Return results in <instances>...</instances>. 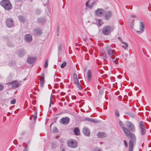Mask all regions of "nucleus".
I'll list each match as a JSON object with an SVG mask.
<instances>
[{
    "label": "nucleus",
    "mask_w": 151,
    "mask_h": 151,
    "mask_svg": "<svg viewBox=\"0 0 151 151\" xmlns=\"http://www.w3.org/2000/svg\"><path fill=\"white\" fill-rule=\"evenodd\" d=\"M123 130L127 136L130 137L131 139L129 141V151H133V144L136 142L135 136L133 133H130L129 131L126 127H123Z\"/></svg>",
    "instance_id": "1"
},
{
    "label": "nucleus",
    "mask_w": 151,
    "mask_h": 151,
    "mask_svg": "<svg viewBox=\"0 0 151 151\" xmlns=\"http://www.w3.org/2000/svg\"><path fill=\"white\" fill-rule=\"evenodd\" d=\"M0 4L6 10H9L12 8V5L8 0H2Z\"/></svg>",
    "instance_id": "2"
},
{
    "label": "nucleus",
    "mask_w": 151,
    "mask_h": 151,
    "mask_svg": "<svg viewBox=\"0 0 151 151\" xmlns=\"http://www.w3.org/2000/svg\"><path fill=\"white\" fill-rule=\"evenodd\" d=\"M114 28L109 25H106L102 29V33L105 35H109L111 32L114 30Z\"/></svg>",
    "instance_id": "3"
},
{
    "label": "nucleus",
    "mask_w": 151,
    "mask_h": 151,
    "mask_svg": "<svg viewBox=\"0 0 151 151\" xmlns=\"http://www.w3.org/2000/svg\"><path fill=\"white\" fill-rule=\"evenodd\" d=\"M67 145L68 147L72 148H75L77 146V142L75 140L73 139L68 140Z\"/></svg>",
    "instance_id": "4"
},
{
    "label": "nucleus",
    "mask_w": 151,
    "mask_h": 151,
    "mask_svg": "<svg viewBox=\"0 0 151 151\" xmlns=\"http://www.w3.org/2000/svg\"><path fill=\"white\" fill-rule=\"evenodd\" d=\"M106 50L107 51L108 55L110 56H113L116 55L115 51L111 49L109 47H107L106 48Z\"/></svg>",
    "instance_id": "5"
},
{
    "label": "nucleus",
    "mask_w": 151,
    "mask_h": 151,
    "mask_svg": "<svg viewBox=\"0 0 151 151\" xmlns=\"http://www.w3.org/2000/svg\"><path fill=\"white\" fill-rule=\"evenodd\" d=\"M70 121V119L67 117L61 118L60 121V122L63 125H67L69 123Z\"/></svg>",
    "instance_id": "6"
},
{
    "label": "nucleus",
    "mask_w": 151,
    "mask_h": 151,
    "mask_svg": "<svg viewBox=\"0 0 151 151\" xmlns=\"http://www.w3.org/2000/svg\"><path fill=\"white\" fill-rule=\"evenodd\" d=\"M139 127L141 130V134L142 135H144L146 132V129L143 122L141 121L139 123Z\"/></svg>",
    "instance_id": "7"
},
{
    "label": "nucleus",
    "mask_w": 151,
    "mask_h": 151,
    "mask_svg": "<svg viewBox=\"0 0 151 151\" xmlns=\"http://www.w3.org/2000/svg\"><path fill=\"white\" fill-rule=\"evenodd\" d=\"M104 12V10L102 9H98L95 11L96 14L99 17H102Z\"/></svg>",
    "instance_id": "8"
},
{
    "label": "nucleus",
    "mask_w": 151,
    "mask_h": 151,
    "mask_svg": "<svg viewBox=\"0 0 151 151\" xmlns=\"http://www.w3.org/2000/svg\"><path fill=\"white\" fill-rule=\"evenodd\" d=\"M42 33V30L40 28H36L33 30V34L36 35H41Z\"/></svg>",
    "instance_id": "9"
},
{
    "label": "nucleus",
    "mask_w": 151,
    "mask_h": 151,
    "mask_svg": "<svg viewBox=\"0 0 151 151\" xmlns=\"http://www.w3.org/2000/svg\"><path fill=\"white\" fill-rule=\"evenodd\" d=\"M6 23L8 27H12L13 25V20L11 19H8L6 21Z\"/></svg>",
    "instance_id": "10"
},
{
    "label": "nucleus",
    "mask_w": 151,
    "mask_h": 151,
    "mask_svg": "<svg viewBox=\"0 0 151 151\" xmlns=\"http://www.w3.org/2000/svg\"><path fill=\"white\" fill-rule=\"evenodd\" d=\"M112 15V12L111 11L106 12L105 13V18L106 20H108L110 18Z\"/></svg>",
    "instance_id": "11"
},
{
    "label": "nucleus",
    "mask_w": 151,
    "mask_h": 151,
    "mask_svg": "<svg viewBox=\"0 0 151 151\" xmlns=\"http://www.w3.org/2000/svg\"><path fill=\"white\" fill-rule=\"evenodd\" d=\"M12 85V87L13 88H17L19 85V83L17 82V80H15L13 81L10 83Z\"/></svg>",
    "instance_id": "12"
},
{
    "label": "nucleus",
    "mask_w": 151,
    "mask_h": 151,
    "mask_svg": "<svg viewBox=\"0 0 151 151\" xmlns=\"http://www.w3.org/2000/svg\"><path fill=\"white\" fill-rule=\"evenodd\" d=\"M32 36L31 35L29 34L26 35L24 37V40L26 41L27 42H30L32 40Z\"/></svg>",
    "instance_id": "13"
},
{
    "label": "nucleus",
    "mask_w": 151,
    "mask_h": 151,
    "mask_svg": "<svg viewBox=\"0 0 151 151\" xmlns=\"http://www.w3.org/2000/svg\"><path fill=\"white\" fill-rule=\"evenodd\" d=\"M17 54L19 57H22L25 55L24 50L23 49L19 50L17 51Z\"/></svg>",
    "instance_id": "14"
},
{
    "label": "nucleus",
    "mask_w": 151,
    "mask_h": 151,
    "mask_svg": "<svg viewBox=\"0 0 151 151\" xmlns=\"http://www.w3.org/2000/svg\"><path fill=\"white\" fill-rule=\"evenodd\" d=\"M83 134L86 136H88L90 134V131L86 127H84L82 130Z\"/></svg>",
    "instance_id": "15"
},
{
    "label": "nucleus",
    "mask_w": 151,
    "mask_h": 151,
    "mask_svg": "<svg viewBox=\"0 0 151 151\" xmlns=\"http://www.w3.org/2000/svg\"><path fill=\"white\" fill-rule=\"evenodd\" d=\"M87 78L88 82H90L91 81V71L90 69L88 70Z\"/></svg>",
    "instance_id": "16"
},
{
    "label": "nucleus",
    "mask_w": 151,
    "mask_h": 151,
    "mask_svg": "<svg viewBox=\"0 0 151 151\" xmlns=\"http://www.w3.org/2000/svg\"><path fill=\"white\" fill-rule=\"evenodd\" d=\"M35 59L34 57H29L27 59V61L29 64H32L34 62Z\"/></svg>",
    "instance_id": "17"
},
{
    "label": "nucleus",
    "mask_w": 151,
    "mask_h": 151,
    "mask_svg": "<svg viewBox=\"0 0 151 151\" xmlns=\"http://www.w3.org/2000/svg\"><path fill=\"white\" fill-rule=\"evenodd\" d=\"M74 134L76 135H79L80 134V131L78 127H76L73 130Z\"/></svg>",
    "instance_id": "18"
},
{
    "label": "nucleus",
    "mask_w": 151,
    "mask_h": 151,
    "mask_svg": "<svg viewBox=\"0 0 151 151\" xmlns=\"http://www.w3.org/2000/svg\"><path fill=\"white\" fill-rule=\"evenodd\" d=\"M74 81L78 88L79 89L81 90L82 89V87L79 83V81L78 80V79L76 80H74Z\"/></svg>",
    "instance_id": "19"
},
{
    "label": "nucleus",
    "mask_w": 151,
    "mask_h": 151,
    "mask_svg": "<svg viewBox=\"0 0 151 151\" xmlns=\"http://www.w3.org/2000/svg\"><path fill=\"white\" fill-rule=\"evenodd\" d=\"M97 135L100 138L105 137L106 136V135L105 133L101 132L98 133Z\"/></svg>",
    "instance_id": "20"
},
{
    "label": "nucleus",
    "mask_w": 151,
    "mask_h": 151,
    "mask_svg": "<svg viewBox=\"0 0 151 151\" xmlns=\"http://www.w3.org/2000/svg\"><path fill=\"white\" fill-rule=\"evenodd\" d=\"M37 21L39 23H43L45 22V19L44 17H39L37 19Z\"/></svg>",
    "instance_id": "21"
},
{
    "label": "nucleus",
    "mask_w": 151,
    "mask_h": 151,
    "mask_svg": "<svg viewBox=\"0 0 151 151\" xmlns=\"http://www.w3.org/2000/svg\"><path fill=\"white\" fill-rule=\"evenodd\" d=\"M145 28L144 24L142 22H141L140 23V29L142 32L144 31Z\"/></svg>",
    "instance_id": "22"
},
{
    "label": "nucleus",
    "mask_w": 151,
    "mask_h": 151,
    "mask_svg": "<svg viewBox=\"0 0 151 151\" xmlns=\"http://www.w3.org/2000/svg\"><path fill=\"white\" fill-rule=\"evenodd\" d=\"M110 58L111 60L114 64H118V62L116 60V59L115 58V56H111Z\"/></svg>",
    "instance_id": "23"
},
{
    "label": "nucleus",
    "mask_w": 151,
    "mask_h": 151,
    "mask_svg": "<svg viewBox=\"0 0 151 151\" xmlns=\"http://www.w3.org/2000/svg\"><path fill=\"white\" fill-rule=\"evenodd\" d=\"M19 21L22 23H24L25 21V19L24 17L22 15L19 16Z\"/></svg>",
    "instance_id": "24"
},
{
    "label": "nucleus",
    "mask_w": 151,
    "mask_h": 151,
    "mask_svg": "<svg viewBox=\"0 0 151 151\" xmlns=\"http://www.w3.org/2000/svg\"><path fill=\"white\" fill-rule=\"evenodd\" d=\"M89 2V1H88L86 3V7H88L90 8H91L93 6L95 2L94 1H93L91 4L88 5V3Z\"/></svg>",
    "instance_id": "25"
},
{
    "label": "nucleus",
    "mask_w": 151,
    "mask_h": 151,
    "mask_svg": "<svg viewBox=\"0 0 151 151\" xmlns=\"http://www.w3.org/2000/svg\"><path fill=\"white\" fill-rule=\"evenodd\" d=\"M128 128L133 132H134L135 130V127L132 124H131V126H129Z\"/></svg>",
    "instance_id": "26"
},
{
    "label": "nucleus",
    "mask_w": 151,
    "mask_h": 151,
    "mask_svg": "<svg viewBox=\"0 0 151 151\" xmlns=\"http://www.w3.org/2000/svg\"><path fill=\"white\" fill-rule=\"evenodd\" d=\"M37 111H35L34 114L32 115V117L34 120H36L37 118Z\"/></svg>",
    "instance_id": "27"
},
{
    "label": "nucleus",
    "mask_w": 151,
    "mask_h": 151,
    "mask_svg": "<svg viewBox=\"0 0 151 151\" xmlns=\"http://www.w3.org/2000/svg\"><path fill=\"white\" fill-rule=\"evenodd\" d=\"M90 120V122H93V123H98L99 122V121L95 119H94L91 118Z\"/></svg>",
    "instance_id": "28"
},
{
    "label": "nucleus",
    "mask_w": 151,
    "mask_h": 151,
    "mask_svg": "<svg viewBox=\"0 0 151 151\" xmlns=\"http://www.w3.org/2000/svg\"><path fill=\"white\" fill-rule=\"evenodd\" d=\"M132 124L131 122L129 121H127L125 123V124L128 128H129V126H131V124Z\"/></svg>",
    "instance_id": "29"
},
{
    "label": "nucleus",
    "mask_w": 151,
    "mask_h": 151,
    "mask_svg": "<svg viewBox=\"0 0 151 151\" xmlns=\"http://www.w3.org/2000/svg\"><path fill=\"white\" fill-rule=\"evenodd\" d=\"M48 59H47L45 62V65H44V67L45 68H47V67L48 66Z\"/></svg>",
    "instance_id": "30"
},
{
    "label": "nucleus",
    "mask_w": 151,
    "mask_h": 151,
    "mask_svg": "<svg viewBox=\"0 0 151 151\" xmlns=\"http://www.w3.org/2000/svg\"><path fill=\"white\" fill-rule=\"evenodd\" d=\"M66 61H64L63 63L61 65V68H63L66 65Z\"/></svg>",
    "instance_id": "31"
},
{
    "label": "nucleus",
    "mask_w": 151,
    "mask_h": 151,
    "mask_svg": "<svg viewBox=\"0 0 151 151\" xmlns=\"http://www.w3.org/2000/svg\"><path fill=\"white\" fill-rule=\"evenodd\" d=\"M122 44H124L125 45V49L126 50H128V44L126 42H123Z\"/></svg>",
    "instance_id": "32"
},
{
    "label": "nucleus",
    "mask_w": 151,
    "mask_h": 151,
    "mask_svg": "<svg viewBox=\"0 0 151 151\" xmlns=\"http://www.w3.org/2000/svg\"><path fill=\"white\" fill-rule=\"evenodd\" d=\"M115 114L117 116L119 117V111L117 110H115Z\"/></svg>",
    "instance_id": "33"
},
{
    "label": "nucleus",
    "mask_w": 151,
    "mask_h": 151,
    "mask_svg": "<svg viewBox=\"0 0 151 151\" xmlns=\"http://www.w3.org/2000/svg\"><path fill=\"white\" fill-rule=\"evenodd\" d=\"M99 24L100 26H101L103 24V22L101 20L99 19L98 20Z\"/></svg>",
    "instance_id": "34"
},
{
    "label": "nucleus",
    "mask_w": 151,
    "mask_h": 151,
    "mask_svg": "<svg viewBox=\"0 0 151 151\" xmlns=\"http://www.w3.org/2000/svg\"><path fill=\"white\" fill-rule=\"evenodd\" d=\"M62 44H60L58 47V50L59 51H60L62 50Z\"/></svg>",
    "instance_id": "35"
},
{
    "label": "nucleus",
    "mask_w": 151,
    "mask_h": 151,
    "mask_svg": "<svg viewBox=\"0 0 151 151\" xmlns=\"http://www.w3.org/2000/svg\"><path fill=\"white\" fill-rule=\"evenodd\" d=\"M107 58V55L106 54L103 55H102V58L104 60L106 59Z\"/></svg>",
    "instance_id": "36"
},
{
    "label": "nucleus",
    "mask_w": 151,
    "mask_h": 151,
    "mask_svg": "<svg viewBox=\"0 0 151 151\" xmlns=\"http://www.w3.org/2000/svg\"><path fill=\"white\" fill-rule=\"evenodd\" d=\"M119 125H120V126L121 127H122V129H123V127H124L123 126V124L122 123V122L120 121L119 122Z\"/></svg>",
    "instance_id": "37"
},
{
    "label": "nucleus",
    "mask_w": 151,
    "mask_h": 151,
    "mask_svg": "<svg viewBox=\"0 0 151 151\" xmlns=\"http://www.w3.org/2000/svg\"><path fill=\"white\" fill-rule=\"evenodd\" d=\"M44 74H42V77L40 78V81H44Z\"/></svg>",
    "instance_id": "38"
},
{
    "label": "nucleus",
    "mask_w": 151,
    "mask_h": 151,
    "mask_svg": "<svg viewBox=\"0 0 151 151\" xmlns=\"http://www.w3.org/2000/svg\"><path fill=\"white\" fill-rule=\"evenodd\" d=\"M16 102V100L14 99L11 101L10 102V103L11 104H14Z\"/></svg>",
    "instance_id": "39"
},
{
    "label": "nucleus",
    "mask_w": 151,
    "mask_h": 151,
    "mask_svg": "<svg viewBox=\"0 0 151 151\" xmlns=\"http://www.w3.org/2000/svg\"><path fill=\"white\" fill-rule=\"evenodd\" d=\"M44 85V81H40V85L41 87H43Z\"/></svg>",
    "instance_id": "40"
},
{
    "label": "nucleus",
    "mask_w": 151,
    "mask_h": 151,
    "mask_svg": "<svg viewBox=\"0 0 151 151\" xmlns=\"http://www.w3.org/2000/svg\"><path fill=\"white\" fill-rule=\"evenodd\" d=\"M53 131L54 132H58V129L57 128L55 127L53 128Z\"/></svg>",
    "instance_id": "41"
},
{
    "label": "nucleus",
    "mask_w": 151,
    "mask_h": 151,
    "mask_svg": "<svg viewBox=\"0 0 151 151\" xmlns=\"http://www.w3.org/2000/svg\"><path fill=\"white\" fill-rule=\"evenodd\" d=\"M134 25V22H131L130 24V27L131 28L133 29V27Z\"/></svg>",
    "instance_id": "42"
},
{
    "label": "nucleus",
    "mask_w": 151,
    "mask_h": 151,
    "mask_svg": "<svg viewBox=\"0 0 151 151\" xmlns=\"http://www.w3.org/2000/svg\"><path fill=\"white\" fill-rule=\"evenodd\" d=\"M4 86L3 85L0 84V91H2L3 89Z\"/></svg>",
    "instance_id": "43"
},
{
    "label": "nucleus",
    "mask_w": 151,
    "mask_h": 151,
    "mask_svg": "<svg viewBox=\"0 0 151 151\" xmlns=\"http://www.w3.org/2000/svg\"><path fill=\"white\" fill-rule=\"evenodd\" d=\"M73 78H78L77 75V74L76 73H73Z\"/></svg>",
    "instance_id": "44"
},
{
    "label": "nucleus",
    "mask_w": 151,
    "mask_h": 151,
    "mask_svg": "<svg viewBox=\"0 0 151 151\" xmlns=\"http://www.w3.org/2000/svg\"><path fill=\"white\" fill-rule=\"evenodd\" d=\"M118 39L122 43L123 42H124L122 41V38H121V37H118Z\"/></svg>",
    "instance_id": "45"
},
{
    "label": "nucleus",
    "mask_w": 151,
    "mask_h": 151,
    "mask_svg": "<svg viewBox=\"0 0 151 151\" xmlns=\"http://www.w3.org/2000/svg\"><path fill=\"white\" fill-rule=\"evenodd\" d=\"M124 144L125 146L127 147V144L126 140H124Z\"/></svg>",
    "instance_id": "46"
},
{
    "label": "nucleus",
    "mask_w": 151,
    "mask_h": 151,
    "mask_svg": "<svg viewBox=\"0 0 151 151\" xmlns=\"http://www.w3.org/2000/svg\"><path fill=\"white\" fill-rule=\"evenodd\" d=\"M60 80V79L57 78H56L55 79V81H56L57 82H58Z\"/></svg>",
    "instance_id": "47"
},
{
    "label": "nucleus",
    "mask_w": 151,
    "mask_h": 151,
    "mask_svg": "<svg viewBox=\"0 0 151 151\" xmlns=\"http://www.w3.org/2000/svg\"><path fill=\"white\" fill-rule=\"evenodd\" d=\"M27 148V147H26L25 149H24L23 151H27L28 148Z\"/></svg>",
    "instance_id": "48"
},
{
    "label": "nucleus",
    "mask_w": 151,
    "mask_h": 151,
    "mask_svg": "<svg viewBox=\"0 0 151 151\" xmlns=\"http://www.w3.org/2000/svg\"><path fill=\"white\" fill-rule=\"evenodd\" d=\"M99 93L100 94H102L103 93V91H99Z\"/></svg>",
    "instance_id": "49"
},
{
    "label": "nucleus",
    "mask_w": 151,
    "mask_h": 151,
    "mask_svg": "<svg viewBox=\"0 0 151 151\" xmlns=\"http://www.w3.org/2000/svg\"><path fill=\"white\" fill-rule=\"evenodd\" d=\"M90 119L91 118H86L85 119H86V120H87L88 121L90 122V120L89 119Z\"/></svg>",
    "instance_id": "50"
},
{
    "label": "nucleus",
    "mask_w": 151,
    "mask_h": 151,
    "mask_svg": "<svg viewBox=\"0 0 151 151\" xmlns=\"http://www.w3.org/2000/svg\"><path fill=\"white\" fill-rule=\"evenodd\" d=\"M117 77L118 78L121 79L122 77V76L121 75L118 76Z\"/></svg>",
    "instance_id": "51"
},
{
    "label": "nucleus",
    "mask_w": 151,
    "mask_h": 151,
    "mask_svg": "<svg viewBox=\"0 0 151 151\" xmlns=\"http://www.w3.org/2000/svg\"><path fill=\"white\" fill-rule=\"evenodd\" d=\"M136 32L137 33H142V32L141 31H136Z\"/></svg>",
    "instance_id": "52"
},
{
    "label": "nucleus",
    "mask_w": 151,
    "mask_h": 151,
    "mask_svg": "<svg viewBox=\"0 0 151 151\" xmlns=\"http://www.w3.org/2000/svg\"><path fill=\"white\" fill-rule=\"evenodd\" d=\"M131 17H132V18H135L136 17V16H135V15H132L131 16Z\"/></svg>",
    "instance_id": "53"
},
{
    "label": "nucleus",
    "mask_w": 151,
    "mask_h": 151,
    "mask_svg": "<svg viewBox=\"0 0 151 151\" xmlns=\"http://www.w3.org/2000/svg\"><path fill=\"white\" fill-rule=\"evenodd\" d=\"M95 151H102L100 149H97Z\"/></svg>",
    "instance_id": "54"
},
{
    "label": "nucleus",
    "mask_w": 151,
    "mask_h": 151,
    "mask_svg": "<svg viewBox=\"0 0 151 151\" xmlns=\"http://www.w3.org/2000/svg\"><path fill=\"white\" fill-rule=\"evenodd\" d=\"M64 95V93L63 92H62L60 93V95L62 96H63Z\"/></svg>",
    "instance_id": "55"
},
{
    "label": "nucleus",
    "mask_w": 151,
    "mask_h": 151,
    "mask_svg": "<svg viewBox=\"0 0 151 151\" xmlns=\"http://www.w3.org/2000/svg\"><path fill=\"white\" fill-rule=\"evenodd\" d=\"M16 0L18 2H19V1H22V0Z\"/></svg>",
    "instance_id": "56"
},
{
    "label": "nucleus",
    "mask_w": 151,
    "mask_h": 151,
    "mask_svg": "<svg viewBox=\"0 0 151 151\" xmlns=\"http://www.w3.org/2000/svg\"><path fill=\"white\" fill-rule=\"evenodd\" d=\"M74 79V80H76L77 79H78V78H73Z\"/></svg>",
    "instance_id": "57"
},
{
    "label": "nucleus",
    "mask_w": 151,
    "mask_h": 151,
    "mask_svg": "<svg viewBox=\"0 0 151 151\" xmlns=\"http://www.w3.org/2000/svg\"><path fill=\"white\" fill-rule=\"evenodd\" d=\"M27 77L25 78L24 79H23V81H25V80H26V78H27Z\"/></svg>",
    "instance_id": "58"
},
{
    "label": "nucleus",
    "mask_w": 151,
    "mask_h": 151,
    "mask_svg": "<svg viewBox=\"0 0 151 151\" xmlns=\"http://www.w3.org/2000/svg\"><path fill=\"white\" fill-rule=\"evenodd\" d=\"M83 40H84V41H85V42L86 41V39H84Z\"/></svg>",
    "instance_id": "59"
},
{
    "label": "nucleus",
    "mask_w": 151,
    "mask_h": 151,
    "mask_svg": "<svg viewBox=\"0 0 151 151\" xmlns=\"http://www.w3.org/2000/svg\"><path fill=\"white\" fill-rule=\"evenodd\" d=\"M62 151H65V149H63L62 150Z\"/></svg>",
    "instance_id": "60"
},
{
    "label": "nucleus",
    "mask_w": 151,
    "mask_h": 151,
    "mask_svg": "<svg viewBox=\"0 0 151 151\" xmlns=\"http://www.w3.org/2000/svg\"><path fill=\"white\" fill-rule=\"evenodd\" d=\"M32 116L31 117H30V120H32Z\"/></svg>",
    "instance_id": "61"
},
{
    "label": "nucleus",
    "mask_w": 151,
    "mask_h": 151,
    "mask_svg": "<svg viewBox=\"0 0 151 151\" xmlns=\"http://www.w3.org/2000/svg\"><path fill=\"white\" fill-rule=\"evenodd\" d=\"M58 137H59L58 136H57V137H56V138H58Z\"/></svg>",
    "instance_id": "62"
},
{
    "label": "nucleus",
    "mask_w": 151,
    "mask_h": 151,
    "mask_svg": "<svg viewBox=\"0 0 151 151\" xmlns=\"http://www.w3.org/2000/svg\"><path fill=\"white\" fill-rule=\"evenodd\" d=\"M122 47H123V48H125V46H124V45L122 46Z\"/></svg>",
    "instance_id": "63"
},
{
    "label": "nucleus",
    "mask_w": 151,
    "mask_h": 151,
    "mask_svg": "<svg viewBox=\"0 0 151 151\" xmlns=\"http://www.w3.org/2000/svg\"><path fill=\"white\" fill-rule=\"evenodd\" d=\"M50 102H51V101H52V99H51V98H50Z\"/></svg>",
    "instance_id": "64"
}]
</instances>
